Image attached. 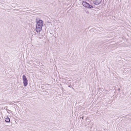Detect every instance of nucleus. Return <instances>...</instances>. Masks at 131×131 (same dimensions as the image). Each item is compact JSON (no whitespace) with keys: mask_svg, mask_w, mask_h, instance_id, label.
<instances>
[{"mask_svg":"<svg viewBox=\"0 0 131 131\" xmlns=\"http://www.w3.org/2000/svg\"><path fill=\"white\" fill-rule=\"evenodd\" d=\"M36 22L37 23L36 25V31L37 32H39L42 30L43 21L41 20H38L37 19H36Z\"/></svg>","mask_w":131,"mask_h":131,"instance_id":"1","label":"nucleus"},{"mask_svg":"<svg viewBox=\"0 0 131 131\" xmlns=\"http://www.w3.org/2000/svg\"><path fill=\"white\" fill-rule=\"evenodd\" d=\"M23 83L24 86H26L28 84V80L27 78L25 75H23Z\"/></svg>","mask_w":131,"mask_h":131,"instance_id":"2","label":"nucleus"},{"mask_svg":"<svg viewBox=\"0 0 131 131\" xmlns=\"http://www.w3.org/2000/svg\"><path fill=\"white\" fill-rule=\"evenodd\" d=\"M102 1V0H97L93 1V3L96 5H98L100 4Z\"/></svg>","mask_w":131,"mask_h":131,"instance_id":"3","label":"nucleus"},{"mask_svg":"<svg viewBox=\"0 0 131 131\" xmlns=\"http://www.w3.org/2000/svg\"><path fill=\"white\" fill-rule=\"evenodd\" d=\"M89 4L86 2H83L82 3L83 5L85 7L87 8L89 6Z\"/></svg>","mask_w":131,"mask_h":131,"instance_id":"4","label":"nucleus"},{"mask_svg":"<svg viewBox=\"0 0 131 131\" xmlns=\"http://www.w3.org/2000/svg\"><path fill=\"white\" fill-rule=\"evenodd\" d=\"M5 121L6 122L9 123L10 122V119L9 118L7 117L5 119Z\"/></svg>","mask_w":131,"mask_h":131,"instance_id":"5","label":"nucleus"},{"mask_svg":"<svg viewBox=\"0 0 131 131\" xmlns=\"http://www.w3.org/2000/svg\"><path fill=\"white\" fill-rule=\"evenodd\" d=\"M94 7L92 6L91 5L89 4V6L87 7L89 9H92Z\"/></svg>","mask_w":131,"mask_h":131,"instance_id":"6","label":"nucleus"},{"mask_svg":"<svg viewBox=\"0 0 131 131\" xmlns=\"http://www.w3.org/2000/svg\"><path fill=\"white\" fill-rule=\"evenodd\" d=\"M71 85H69L68 86V87H70V88H71Z\"/></svg>","mask_w":131,"mask_h":131,"instance_id":"7","label":"nucleus"},{"mask_svg":"<svg viewBox=\"0 0 131 131\" xmlns=\"http://www.w3.org/2000/svg\"><path fill=\"white\" fill-rule=\"evenodd\" d=\"M82 119H83V117H82Z\"/></svg>","mask_w":131,"mask_h":131,"instance_id":"8","label":"nucleus"},{"mask_svg":"<svg viewBox=\"0 0 131 131\" xmlns=\"http://www.w3.org/2000/svg\"><path fill=\"white\" fill-rule=\"evenodd\" d=\"M118 90H119L120 89H118Z\"/></svg>","mask_w":131,"mask_h":131,"instance_id":"9","label":"nucleus"}]
</instances>
